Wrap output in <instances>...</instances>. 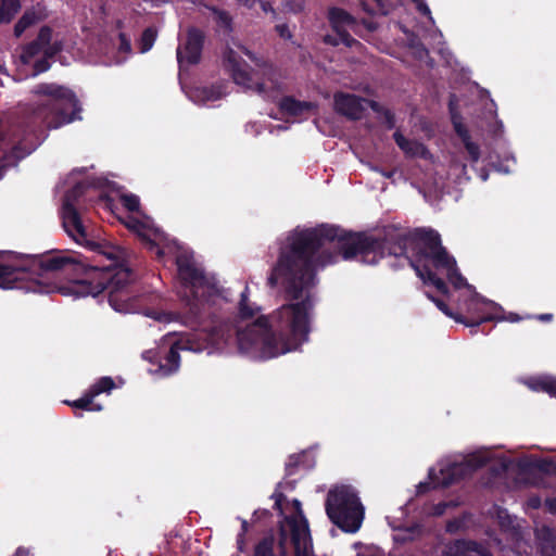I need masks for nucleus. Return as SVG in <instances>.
I'll return each mask as SVG.
<instances>
[{"label":"nucleus","mask_w":556,"mask_h":556,"mask_svg":"<svg viewBox=\"0 0 556 556\" xmlns=\"http://www.w3.org/2000/svg\"><path fill=\"white\" fill-rule=\"evenodd\" d=\"M458 529V521L457 520H451L446 525V531L447 532H454Z\"/></svg>","instance_id":"nucleus-51"},{"label":"nucleus","mask_w":556,"mask_h":556,"mask_svg":"<svg viewBox=\"0 0 556 556\" xmlns=\"http://www.w3.org/2000/svg\"><path fill=\"white\" fill-rule=\"evenodd\" d=\"M51 64L49 62V58L43 56L42 59H39L34 64V72L36 74L45 73L50 68Z\"/></svg>","instance_id":"nucleus-41"},{"label":"nucleus","mask_w":556,"mask_h":556,"mask_svg":"<svg viewBox=\"0 0 556 556\" xmlns=\"http://www.w3.org/2000/svg\"><path fill=\"white\" fill-rule=\"evenodd\" d=\"M249 531V523L245 519L241 520V530L238 534L247 535Z\"/></svg>","instance_id":"nucleus-55"},{"label":"nucleus","mask_w":556,"mask_h":556,"mask_svg":"<svg viewBox=\"0 0 556 556\" xmlns=\"http://www.w3.org/2000/svg\"><path fill=\"white\" fill-rule=\"evenodd\" d=\"M205 34L202 29L191 26L186 31V40L177 48V62L180 66L197 65L201 61Z\"/></svg>","instance_id":"nucleus-8"},{"label":"nucleus","mask_w":556,"mask_h":556,"mask_svg":"<svg viewBox=\"0 0 556 556\" xmlns=\"http://www.w3.org/2000/svg\"><path fill=\"white\" fill-rule=\"evenodd\" d=\"M323 41L326 45H329V46H332V47H338L340 45L339 43V36L337 34L336 35L327 34L326 36H324Z\"/></svg>","instance_id":"nucleus-45"},{"label":"nucleus","mask_w":556,"mask_h":556,"mask_svg":"<svg viewBox=\"0 0 556 556\" xmlns=\"http://www.w3.org/2000/svg\"><path fill=\"white\" fill-rule=\"evenodd\" d=\"M542 554L543 556H556V546L555 545H552L551 546V549H548L547 546H545L543 549H542Z\"/></svg>","instance_id":"nucleus-50"},{"label":"nucleus","mask_w":556,"mask_h":556,"mask_svg":"<svg viewBox=\"0 0 556 556\" xmlns=\"http://www.w3.org/2000/svg\"><path fill=\"white\" fill-rule=\"evenodd\" d=\"M304 453L299 454H292L289 456L288 462L286 463V476L290 477L293 476L296 472L298 467L302 463V459L304 458Z\"/></svg>","instance_id":"nucleus-30"},{"label":"nucleus","mask_w":556,"mask_h":556,"mask_svg":"<svg viewBox=\"0 0 556 556\" xmlns=\"http://www.w3.org/2000/svg\"><path fill=\"white\" fill-rule=\"evenodd\" d=\"M122 205L130 213L140 212V199L134 193H122L119 195Z\"/></svg>","instance_id":"nucleus-27"},{"label":"nucleus","mask_w":556,"mask_h":556,"mask_svg":"<svg viewBox=\"0 0 556 556\" xmlns=\"http://www.w3.org/2000/svg\"><path fill=\"white\" fill-rule=\"evenodd\" d=\"M378 5L382 4V0H374Z\"/></svg>","instance_id":"nucleus-63"},{"label":"nucleus","mask_w":556,"mask_h":556,"mask_svg":"<svg viewBox=\"0 0 556 556\" xmlns=\"http://www.w3.org/2000/svg\"><path fill=\"white\" fill-rule=\"evenodd\" d=\"M239 3H241L242 5L251 9L255 5L256 2H258L260 0H237Z\"/></svg>","instance_id":"nucleus-53"},{"label":"nucleus","mask_w":556,"mask_h":556,"mask_svg":"<svg viewBox=\"0 0 556 556\" xmlns=\"http://www.w3.org/2000/svg\"><path fill=\"white\" fill-rule=\"evenodd\" d=\"M21 9V0H0V25L10 24Z\"/></svg>","instance_id":"nucleus-20"},{"label":"nucleus","mask_w":556,"mask_h":556,"mask_svg":"<svg viewBox=\"0 0 556 556\" xmlns=\"http://www.w3.org/2000/svg\"><path fill=\"white\" fill-rule=\"evenodd\" d=\"M393 139L395 141V143L397 144V147L403 151L405 152L406 149L409 147L412 140H408L407 138L404 137V135L396 130L394 134H393Z\"/></svg>","instance_id":"nucleus-40"},{"label":"nucleus","mask_w":556,"mask_h":556,"mask_svg":"<svg viewBox=\"0 0 556 556\" xmlns=\"http://www.w3.org/2000/svg\"><path fill=\"white\" fill-rule=\"evenodd\" d=\"M369 102V105L370 108L375 111V112H381V106L379 105L378 102L376 101H368Z\"/></svg>","instance_id":"nucleus-58"},{"label":"nucleus","mask_w":556,"mask_h":556,"mask_svg":"<svg viewBox=\"0 0 556 556\" xmlns=\"http://www.w3.org/2000/svg\"><path fill=\"white\" fill-rule=\"evenodd\" d=\"M481 178H482L483 180H486V178H488V174H482V175H481Z\"/></svg>","instance_id":"nucleus-62"},{"label":"nucleus","mask_w":556,"mask_h":556,"mask_svg":"<svg viewBox=\"0 0 556 556\" xmlns=\"http://www.w3.org/2000/svg\"><path fill=\"white\" fill-rule=\"evenodd\" d=\"M43 46H41L37 39L27 43L24 48V54L28 58H34L39 54L43 50Z\"/></svg>","instance_id":"nucleus-34"},{"label":"nucleus","mask_w":556,"mask_h":556,"mask_svg":"<svg viewBox=\"0 0 556 556\" xmlns=\"http://www.w3.org/2000/svg\"><path fill=\"white\" fill-rule=\"evenodd\" d=\"M450 114H451V122L454 128L455 134L458 136V138L462 140L469 161L475 164L480 159V147L476 142L471 140L470 132L466 125L463 123V116L455 110L453 106V103L451 102L450 105Z\"/></svg>","instance_id":"nucleus-13"},{"label":"nucleus","mask_w":556,"mask_h":556,"mask_svg":"<svg viewBox=\"0 0 556 556\" xmlns=\"http://www.w3.org/2000/svg\"><path fill=\"white\" fill-rule=\"evenodd\" d=\"M118 51L122 53H129L131 52V41L130 38L125 33L118 34Z\"/></svg>","instance_id":"nucleus-37"},{"label":"nucleus","mask_w":556,"mask_h":556,"mask_svg":"<svg viewBox=\"0 0 556 556\" xmlns=\"http://www.w3.org/2000/svg\"><path fill=\"white\" fill-rule=\"evenodd\" d=\"M327 17L332 30L345 28V26H352L356 23L355 17L351 13L337 7L329 8Z\"/></svg>","instance_id":"nucleus-18"},{"label":"nucleus","mask_w":556,"mask_h":556,"mask_svg":"<svg viewBox=\"0 0 556 556\" xmlns=\"http://www.w3.org/2000/svg\"><path fill=\"white\" fill-rule=\"evenodd\" d=\"M442 556H492V554L476 541L458 539L446 546Z\"/></svg>","instance_id":"nucleus-15"},{"label":"nucleus","mask_w":556,"mask_h":556,"mask_svg":"<svg viewBox=\"0 0 556 556\" xmlns=\"http://www.w3.org/2000/svg\"><path fill=\"white\" fill-rule=\"evenodd\" d=\"M316 105L309 101H300L291 96L283 97L279 102V110L289 116L300 117L305 112L312 111Z\"/></svg>","instance_id":"nucleus-16"},{"label":"nucleus","mask_w":556,"mask_h":556,"mask_svg":"<svg viewBox=\"0 0 556 556\" xmlns=\"http://www.w3.org/2000/svg\"><path fill=\"white\" fill-rule=\"evenodd\" d=\"M276 30L278 31L279 36L282 38H290L291 33L289 30V27L286 24L277 25Z\"/></svg>","instance_id":"nucleus-47"},{"label":"nucleus","mask_w":556,"mask_h":556,"mask_svg":"<svg viewBox=\"0 0 556 556\" xmlns=\"http://www.w3.org/2000/svg\"><path fill=\"white\" fill-rule=\"evenodd\" d=\"M468 306H469V311L471 308L475 309L477 315L491 314L493 316V318L488 319L484 323L494 321V320L495 321L507 320L509 323H517V321L521 320V317L516 313H509L507 316L500 315V313L503 312V308L500 305L495 304L492 301L480 300L477 296H472L469 299Z\"/></svg>","instance_id":"nucleus-14"},{"label":"nucleus","mask_w":556,"mask_h":556,"mask_svg":"<svg viewBox=\"0 0 556 556\" xmlns=\"http://www.w3.org/2000/svg\"><path fill=\"white\" fill-rule=\"evenodd\" d=\"M141 239L148 250L151 252H155L159 258L163 257L164 251L157 245V243L152 240L149 236L141 235Z\"/></svg>","instance_id":"nucleus-35"},{"label":"nucleus","mask_w":556,"mask_h":556,"mask_svg":"<svg viewBox=\"0 0 556 556\" xmlns=\"http://www.w3.org/2000/svg\"><path fill=\"white\" fill-rule=\"evenodd\" d=\"M52 35H53V29L50 26L45 25L39 29L36 39L45 48L46 46H49V43L51 42Z\"/></svg>","instance_id":"nucleus-32"},{"label":"nucleus","mask_w":556,"mask_h":556,"mask_svg":"<svg viewBox=\"0 0 556 556\" xmlns=\"http://www.w3.org/2000/svg\"><path fill=\"white\" fill-rule=\"evenodd\" d=\"M224 67L230 73L233 81L248 89H255L258 93L265 91L264 83H254L250 73L242 67L245 63L241 56L231 48H227L223 54Z\"/></svg>","instance_id":"nucleus-9"},{"label":"nucleus","mask_w":556,"mask_h":556,"mask_svg":"<svg viewBox=\"0 0 556 556\" xmlns=\"http://www.w3.org/2000/svg\"><path fill=\"white\" fill-rule=\"evenodd\" d=\"M416 9L421 15L430 17L431 11L425 1H420V3L416 5Z\"/></svg>","instance_id":"nucleus-46"},{"label":"nucleus","mask_w":556,"mask_h":556,"mask_svg":"<svg viewBox=\"0 0 556 556\" xmlns=\"http://www.w3.org/2000/svg\"><path fill=\"white\" fill-rule=\"evenodd\" d=\"M488 463V458L481 455L471 454L463 462L452 463L440 469L435 476L430 471L429 476L435 486L448 488L460 480L470 477L475 471L483 468Z\"/></svg>","instance_id":"nucleus-7"},{"label":"nucleus","mask_w":556,"mask_h":556,"mask_svg":"<svg viewBox=\"0 0 556 556\" xmlns=\"http://www.w3.org/2000/svg\"><path fill=\"white\" fill-rule=\"evenodd\" d=\"M532 388L535 391H542L549 394L551 396L556 397V379L554 378H540L536 381H534Z\"/></svg>","instance_id":"nucleus-26"},{"label":"nucleus","mask_w":556,"mask_h":556,"mask_svg":"<svg viewBox=\"0 0 556 556\" xmlns=\"http://www.w3.org/2000/svg\"><path fill=\"white\" fill-rule=\"evenodd\" d=\"M157 37V30L154 27H147L139 40V51L146 53L151 50Z\"/></svg>","instance_id":"nucleus-24"},{"label":"nucleus","mask_w":556,"mask_h":556,"mask_svg":"<svg viewBox=\"0 0 556 556\" xmlns=\"http://www.w3.org/2000/svg\"><path fill=\"white\" fill-rule=\"evenodd\" d=\"M451 506V503L448 502H440L438 504H434L431 508V515L432 516H442L445 514L446 509Z\"/></svg>","instance_id":"nucleus-42"},{"label":"nucleus","mask_w":556,"mask_h":556,"mask_svg":"<svg viewBox=\"0 0 556 556\" xmlns=\"http://www.w3.org/2000/svg\"><path fill=\"white\" fill-rule=\"evenodd\" d=\"M334 110L338 114L351 121H358L365 112L364 102L366 99L352 93L337 92L333 97Z\"/></svg>","instance_id":"nucleus-11"},{"label":"nucleus","mask_w":556,"mask_h":556,"mask_svg":"<svg viewBox=\"0 0 556 556\" xmlns=\"http://www.w3.org/2000/svg\"><path fill=\"white\" fill-rule=\"evenodd\" d=\"M408 156H418L427 160L430 156L428 148L418 141H412L409 147L404 152Z\"/></svg>","instance_id":"nucleus-28"},{"label":"nucleus","mask_w":556,"mask_h":556,"mask_svg":"<svg viewBox=\"0 0 556 556\" xmlns=\"http://www.w3.org/2000/svg\"><path fill=\"white\" fill-rule=\"evenodd\" d=\"M261 8L264 12L273 11L271 4L268 1H261Z\"/></svg>","instance_id":"nucleus-56"},{"label":"nucleus","mask_w":556,"mask_h":556,"mask_svg":"<svg viewBox=\"0 0 556 556\" xmlns=\"http://www.w3.org/2000/svg\"><path fill=\"white\" fill-rule=\"evenodd\" d=\"M84 191V185L78 182L65 192L61 210L62 225L76 243L97 253L93 260L89 261L75 252L58 251L31 255L20 267L0 264L1 289L50 293L55 290V286L47 282L46 276L62 273L72 281L71 291L75 295L97 296L109 290L110 304L116 311H121L117 302L130 299L126 288L136 279V274L121 262L126 254L125 249L105 240L94 241L88 238L78 211ZM2 254L0 251V256Z\"/></svg>","instance_id":"nucleus-2"},{"label":"nucleus","mask_w":556,"mask_h":556,"mask_svg":"<svg viewBox=\"0 0 556 556\" xmlns=\"http://www.w3.org/2000/svg\"><path fill=\"white\" fill-rule=\"evenodd\" d=\"M545 506L553 514H556V497L546 498Z\"/></svg>","instance_id":"nucleus-49"},{"label":"nucleus","mask_w":556,"mask_h":556,"mask_svg":"<svg viewBox=\"0 0 556 556\" xmlns=\"http://www.w3.org/2000/svg\"><path fill=\"white\" fill-rule=\"evenodd\" d=\"M427 296L435 304V306L446 316L453 318L456 323L464 324L466 327L471 328L470 332L471 334H475L478 332V328L484 324L485 320L493 318L491 314H481L477 315L475 309L469 311V301L467 302V314H460L456 313L454 314L448 305L441 299L435 298L429 293H427Z\"/></svg>","instance_id":"nucleus-10"},{"label":"nucleus","mask_w":556,"mask_h":556,"mask_svg":"<svg viewBox=\"0 0 556 556\" xmlns=\"http://www.w3.org/2000/svg\"><path fill=\"white\" fill-rule=\"evenodd\" d=\"M241 51L243 54H245L252 62L255 63V65L257 66H265L266 65V61L263 59V58H258L256 56L252 51H250L248 48L245 47H241Z\"/></svg>","instance_id":"nucleus-43"},{"label":"nucleus","mask_w":556,"mask_h":556,"mask_svg":"<svg viewBox=\"0 0 556 556\" xmlns=\"http://www.w3.org/2000/svg\"><path fill=\"white\" fill-rule=\"evenodd\" d=\"M30 152L28 150H25L21 147V144L14 146L9 155L8 159H14L15 161H20L24 159L26 155H28Z\"/></svg>","instance_id":"nucleus-38"},{"label":"nucleus","mask_w":556,"mask_h":556,"mask_svg":"<svg viewBox=\"0 0 556 556\" xmlns=\"http://www.w3.org/2000/svg\"><path fill=\"white\" fill-rule=\"evenodd\" d=\"M271 498L275 501L274 509L279 514L283 515L282 503L286 500V495L282 492L275 491L271 495Z\"/></svg>","instance_id":"nucleus-39"},{"label":"nucleus","mask_w":556,"mask_h":556,"mask_svg":"<svg viewBox=\"0 0 556 556\" xmlns=\"http://www.w3.org/2000/svg\"><path fill=\"white\" fill-rule=\"evenodd\" d=\"M535 468L544 473H556V463L552 459H541L535 464Z\"/></svg>","instance_id":"nucleus-33"},{"label":"nucleus","mask_w":556,"mask_h":556,"mask_svg":"<svg viewBox=\"0 0 556 556\" xmlns=\"http://www.w3.org/2000/svg\"><path fill=\"white\" fill-rule=\"evenodd\" d=\"M382 175L387 178H391L393 176V172H382Z\"/></svg>","instance_id":"nucleus-60"},{"label":"nucleus","mask_w":556,"mask_h":556,"mask_svg":"<svg viewBox=\"0 0 556 556\" xmlns=\"http://www.w3.org/2000/svg\"><path fill=\"white\" fill-rule=\"evenodd\" d=\"M93 396H91V393L87 391L80 399L75 401H65V404L72 406L73 408L77 409H85V410H91L97 412L101 410L102 407L99 404H93Z\"/></svg>","instance_id":"nucleus-22"},{"label":"nucleus","mask_w":556,"mask_h":556,"mask_svg":"<svg viewBox=\"0 0 556 556\" xmlns=\"http://www.w3.org/2000/svg\"><path fill=\"white\" fill-rule=\"evenodd\" d=\"M339 36V43L344 45L348 48H353L361 42L351 36V34L345 28H339L338 30H333Z\"/></svg>","instance_id":"nucleus-31"},{"label":"nucleus","mask_w":556,"mask_h":556,"mask_svg":"<svg viewBox=\"0 0 556 556\" xmlns=\"http://www.w3.org/2000/svg\"><path fill=\"white\" fill-rule=\"evenodd\" d=\"M46 17L47 13L41 9L36 10L35 7H33L25 10L23 15L14 25V36L20 38L27 28L31 27L40 21H43Z\"/></svg>","instance_id":"nucleus-17"},{"label":"nucleus","mask_w":556,"mask_h":556,"mask_svg":"<svg viewBox=\"0 0 556 556\" xmlns=\"http://www.w3.org/2000/svg\"><path fill=\"white\" fill-rule=\"evenodd\" d=\"M13 556H29V551L23 546H20Z\"/></svg>","instance_id":"nucleus-52"},{"label":"nucleus","mask_w":556,"mask_h":556,"mask_svg":"<svg viewBox=\"0 0 556 556\" xmlns=\"http://www.w3.org/2000/svg\"><path fill=\"white\" fill-rule=\"evenodd\" d=\"M421 50L425 54H428V50L421 45Z\"/></svg>","instance_id":"nucleus-61"},{"label":"nucleus","mask_w":556,"mask_h":556,"mask_svg":"<svg viewBox=\"0 0 556 556\" xmlns=\"http://www.w3.org/2000/svg\"><path fill=\"white\" fill-rule=\"evenodd\" d=\"M438 271L445 274L450 283H452L453 287L456 289H460V288L467 286V280L459 273L457 263H456V260L454 258V256H452L451 260L447 262V264L444 265L442 268H440Z\"/></svg>","instance_id":"nucleus-19"},{"label":"nucleus","mask_w":556,"mask_h":556,"mask_svg":"<svg viewBox=\"0 0 556 556\" xmlns=\"http://www.w3.org/2000/svg\"><path fill=\"white\" fill-rule=\"evenodd\" d=\"M536 319H539L541 321H551L553 319V314H551V313L540 314L536 316Z\"/></svg>","instance_id":"nucleus-54"},{"label":"nucleus","mask_w":556,"mask_h":556,"mask_svg":"<svg viewBox=\"0 0 556 556\" xmlns=\"http://www.w3.org/2000/svg\"><path fill=\"white\" fill-rule=\"evenodd\" d=\"M237 548L240 553H243L245 551V535H237Z\"/></svg>","instance_id":"nucleus-48"},{"label":"nucleus","mask_w":556,"mask_h":556,"mask_svg":"<svg viewBox=\"0 0 556 556\" xmlns=\"http://www.w3.org/2000/svg\"><path fill=\"white\" fill-rule=\"evenodd\" d=\"M437 271L438 270H429V273H421V275L417 276L425 282H429L434 286L438 292H440L442 295H448V287L442 278L438 277Z\"/></svg>","instance_id":"nucleus-23"},{"label":"nucleus","mask_w":556,"mask_h":556,"mask_svg":"<svg viewBox=\"0 0 556 556\" xmlns=\"http://www.w3.org/2000/svg\"><path fill=\"white\" fill-rule=\"evenodd\" d=\"M205 93H206V97H207L208 99H217V97H215V96L213 94V91H212V90H210V93H208V91H207V90H205Z\"/></svg>","instance_id":"nucleus-59"},{"label":"nucleus","mask_w":556,"mask_h":556,"mask_svg":"<svg viewBox=\"0 0 556 556\" xmlns=\"http://www.w3.org/2000/svg\"><path fill=\"white\" fill-rule=\"evenodd\" d=\"M63 49V43L61 41L50 42L49 46H46L43 49L45 56L52 59L56 54H59Z\"/></svg>","instance_id":"nucleus-36"},{"label":"nucleus","mask_w":556,"mask_h":556,"mask_svg":"<svg viewBox=\"0 0 556 556\" xmlns=\"http://www.w3.org/2000/svg\"><path fill=\"white\" fill-rule=\"evenodd\" d=\"M114 388L115 382L111 377H101L88 391L91 393V396L96 397L101 393L110 392Z\"/></svg>","instance_id":"nucleus-25"},{"label":"nucleus","mask_w":556,"mask_h":556,"mask_svg":"<svg viewBox=\"0 0 556 556\" xmlns=\"http://www.w3.org/2000/svg\"><path fill=\"white\" fill-rule=\"evenodd\" d=\"M180 350L195 352L200 351V348L195 346L190 338L181 337L177 339L169 348L163 361L160 363L159 370L162 372L163 376H170L179 369Z\"/></svg>","instance_id":"nucleus-12"},{"label":"nucleus","mask_w":556,"mask_h":556,"mask_svg":"<svg viewBox=\"0 0 556 556\" xmlns=\"http://www.w3.org/2000/svg\"><path fill=\"white\" fill-rule=\"evenodd\" d=\"M214 15H215V21L220 28H223L227 31L232 30V17L230 16V14L227 11L215 9Z\"/></svg>","instance_id":"nucleus-29"},{"label":"nucleus","mask_w":556,"mask_h":556,"mask_svg":"<svg viewBox=\"0 0 556 556\" xmlns=\"http://www.w3.org/2000/svg\"><path fill=\"white\" fill-rule=\"evenodd\" d=\"M357 260L375 265L387 255L405 257L417 275L439 270L452 255L433 229L387 233L377 238L365 232H348L323 224L314 228H295L279 249L267 283L280 282L286 298L302 301L285 304L269 317L260 316L244 329H237L239 350L252 357L269 359L294 351L308 340L309 312L314 302L309 293L316 285L318 269L337 262Z\"/></svg>","instance_id":"nucleus-1"},{"label":"nucleus","mask_w":556,"mask_h":556,"mask_svg":"<svg viewBox=\"0 0 556 556\" xmlns=\"http://www.w3.org/2000/svg\"><path fill=\"white\" fill-rule=\"evenodd\" d=\"M383 114H384V121H386L387 128L388 129L394 128L395 127L394 114L390 110H384Z\"/></svg>","instance_id":"nucleus-44"},{"label":"nucleus","mask_w":556,"mask_h":556,"mask_svg":"<svg viewBox=\"0 0 556 556\" xmlns=\"http://www.w3.org/2000/svg\"><path fill=\"white\" fill-rule=\"evenodd\" d=\"M429 490V483L427 482H420L418 484V493H424Z\"/></svg>","instance_id":"nucleus-57"},{"label":"nucleus","mask_w":556,"mask_h":556,"mask_svg":"<svg viewBox=\"0 0 556 556\" xmlns=\"http://www.w3.org/2000/svg\"><path fill=\"white\" fill-rule=\"evenodd\" d=\"M37 99L30 106V122L41 129H58L81 119V104L68 87L41 83L34 87Z\"/></svg>","instance_id":"nucleus-4"},{"label":"nucleus","mask_w":556,"mask_h":556,"mask_svg":"<svg viewBox=\"0 0 556 556\" xmlns=\"http://www.w3.org/2000/svg\"><path fill=\"white\" fill-rule=\"evenodd\" d=\"M239 318L241 320H247L253 318L255 314L258 312V307L253 306L249 302V288L245 287L241 292L240 302H239Z\"/></svg>","instance_id":"nucleus-21"},{"label":"nucleus","mask_w":556,"mask_h":556,"mask_svg":"<svg viewBox=\"0 0 556 556\" xmlns=\"http://www.w3.org/2000/svg\"><path fill=\"white\" fill-rule=\"evenodd\" d=\"M37 8H38V10H39V9H40V4H37ZM41 10H43V11H45V9H43V8H41Z\"/></svg>","instance_id":"nucleus-64"},{"label":"nucleus","mask_w":556,"mask_h":556,"mask_svg":"<svg viewBox=\"0 0 556 556\" xmlns=\"http://www.w3.org/2000/svg\"><path fill=\"white\" fill-rule=\"evenodd\" d=\"M325 509L330 521L346 533L359 530L365 508L356 490L351 485H336L326 496Z\"/></svg>","instance_id":"nucleus-6"},{"label":"nucleus","mask_w":556,"mask_h":556,"mask_svg":"<svg viewBox=\"0 0 556 556\" xmlns=\"http://www.w3.org/2000/svg\"><path fill=\"white\" fill-rule=\"evenodd\" d=\"M299 519L293 516H286L285 521L290 528V541L294 549V556H312L313 541L309 532L308 521L303 515L302 504L299 500L292 501ZM288 531L281 523L278 531V555L275 554V538L266 535L254 546L252 556H288L287 551Z\"/></svg>","instance_id":"nucleus-5"},{"label":"nucleus","mask_w":556,"mask_h":556,"mask_svg":"<svg viewBox=\"0 0 556 556\" xmlns=\"http://www.w3.org/2000/svg\"><path fill=\"white\" fill-rule=\"evenodd\" d=\"M176 266L185 303L182 323L191 328L222 331L226 321L222 304L226 299L216 278L198 267L193 257L187 253L177 255Z\"/></svg>","instance_id":"nucleus-3"}]
</instances>
